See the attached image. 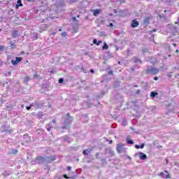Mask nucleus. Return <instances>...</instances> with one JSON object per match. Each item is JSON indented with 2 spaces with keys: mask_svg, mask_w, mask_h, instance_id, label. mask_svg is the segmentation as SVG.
Instances as JSON below:
<instances>
[{
  "mask_svg": "<svg viewBox=\"0 0 179 179\" xmlns=\"http://www.w3.org/2000/svg\"><path fill=\"white\" fill-rule=\"evenodd\" d=\"M161 177L163 178H170V175L167 171H164V172H162L160 173Z\"/></svg>",
  "mask_w": 179,
  "mask_h": 179,
  "instance_id": "nucleus-8",
  "label": "nucleus"
},
{
  "mask_svg": "<svg viewBox=\"0 0 179 179\" xmlns=\"http://www.w3.org/2000/svg\"><path fill=\"white\" fill-rule=\"evenodd\" d=\"M155 31H157V29H153L152 31H151V33H155Z\"/></svg>",
  "mask_w": 179,
  "mask_h": 179,
  "instance_id": "nucleus-37",
  "label": "nucleus"
},
{
  "mask_svg": "<svg viewBox=\"0 0 179 179\" xmlns=\"http://www.w3.org/2000/svg\"><path fill=\"white\" fill-rule=\"evenodd\" d=\"M157 94H159L157 92H151L150 96H151V97L155 99V97H156L157 96Z\"/></svg>",
  "mask_w": 179,
  "mask_h": 179,
  "instance_id": "nucleus-14",
  "label": "nucleus"
},
{
  "mask_svg": "<svg viewBox=\"0 0 179 179\" xmlns=\"http://www.w3.org/2000/svg\"><path fill=\"white\" fill-rule=\"evenodd\" d=\"M31 107H32L31 105H30V106H27L26 108H27V110H30V108H31Z\"/></svg>",
  "mask_w": 179,
  "mask_h": 179,
  "instance_id": "nucleus-31",
  "label": "nucleus"
},
{
  "mask_svg": "<svg viewBox=\"0 0 179 179\" xmlns=\"http://www.w3.org/2000/svg\"><path fill=\"white\" fill-rule=\"evenodd\" d=\"M59 31H62V29H59Z\"/></svg>",
  "mask_w": 179,
  "mask_h": 179,
  "instance_id": "nucleus-48",
  "label": "nucleus"
},
{
  "mask_svg": "<svg viewBox=\"0 0 179 179\" xmlns=\"http://www.w3.org/2000/svg\"><path fill=\"white\" fill-rule=\"evenodd\" d=\"M71 166H68L67 167V170L69 171L71 170Z\"/></svg>",
  "mask_w": 179,
  "mask_h": 179,
  "instance_id": "nucleus-39",
  "label": "nucleus"
},
{
  "mask_svg": "<svg viewBox=\"0 0 179 179\" xmlns=\"http://www.w3.org/2000/svg\"><path fill=\"white\" fill-rule=\"evenodd\" d=\"M159 69L151 68L147 69L146 72L147 73H150L151 75H157V73H159Z\"/></svg>",
  "mask_w": 179,
  "mask_h": 179,
  "instance_id": "nucleus-4",
  "label": "nucleus"
},
{
  "mask_svg": "<svg viewBox=\"0 0 179 179\" xmlns=\"http://www.w3.org/2000/svg\"><path fill=\"white\" fill-rule=\"evenodd\" d=\"M11 44V47H13V45H15V43H10Z\"/></svg>",
  "mask_w": 179,
  "mask_h": 179,
  "instance_id": "nucleus-42",
  "label": "nucleus"
},
{
  "mask_svg": "<svg viewBox=\"0 0 179 179\" xmlns=\"http://www.w3.org/2000/svg\"><path fill=\"white\" fill-rule=\"evenodd\" d=\"M101 43H103L102 41H99L98 42H96V45H100V44H101Z\"/></svg>",
  "mask_w": 179,
  "mask_h": 179,
  "instance_id": "nucleus-25",
  "label": "nucleus"
},
{
  "mask_svg": "<svg viewBox=\"0 0 179 179\" xmlns=\"http://www.w3.org/2000/svg\"><path fill=\"white\" fill-rule=\"evenodd\" d=\"M12 36L13 37V38H16V37H17V36H19V32L17 31H13L12 32Z\"/></svg>",
  "mask_w": 179,
  "mask_h": 179,
  "instance_id": "nucleus-10",
  "label": "nucleus"
},
{
  "mask_svg": "<svg viewBox=\"0 0 179 179\" xmlns=\"http://www.w3.org/2000/svg\"><path fill=\"white\" fill-rule=\"evenodd\" d=\"M113 26H114V24L113 23H110L108 25L109 27H113Z\"/></svg>",
  "mask_w": 179,
  "mask_h": 179,
  "instance_id": "nucleus-33",
  "label": "nucleus"
},
{
  "mask_svg": "<svg viewBox=\"0 0 179 179\" xmlns=\"http://www.w3.org/2000/svg\"><path fill=\"white\" fill-rule=\"evenodd\" d=\"M127 143L129 145H134V141L132 140H127Z\"/></svg>",
  "mask_w": 179,
  "mask_h": 179,
  "instance_id": "nucleus-22",
  "label": "nucleus"
},
{
  "mask_svg": "<svg viewBox=\"0 0 179 179\" xmlns=\"http://www.w3.org/2000/svg\"><path fill=\"white\" fill-rule=\"evenodd\" d=\"M78 17H79V15H78Z\"/></svg>",
  "mask_w": 179,
  "mask_h": 179,
  "instance_id": "nucleus-50",
  "label": "nucleus"
},
{
  "mask_svg": "<svg viewBox=\"0 0 179 179\" xmlns=\"http://www.w3.org/2000/svg\"><path fill=\"white\" fill-rule=\"evenodd\" d=\"M13 153H14V154H15V153H17V150L14 151Z\"/></svg>",
  "mask_w": 179,
  "mask_h": 179,
  "instance_id": "nucleus-43",
  "label": "nucleus"
},
{
  "mask_svg": "<svg viewBox=\"0 0 179 179\" xmlns=\"http://www.w3.org/2000/svg\"><path fill=\"white\" fill-rule=\"evenodd\" d=\"M19 6H23V4H22V0H17V1L16 8L19 9Z\"/></svg>",
  "mask_w": 179,
  "mask_h": 179,
  "instance_id": "nucleus-11",
  "label": "nucleus"
},
{
  "mask_svg": "<svg viewBox=\"0 0 179 179\" xmlns=\"http://www.w3.org/2000/svg\"><path fill=\"white\" fill-rule=\"evenodd\" d=\"M89 153H90V150H85L83 152V154L85 155H89Z\"/></svg>",
  "mask_w": 179,
  "mask_h": 179,
  "instance_id": "nucleus-17",
  "label": "nucleus"
},
{
  "mask_svg": "<svg viewBox=\"0 0 179 179\" xmlns=\"http://www.w3.org/2000/svg\"><path fill=\"white\" fill-rule=\"evenodd\" d=\"M64 5V1L62 0H59L57 1V6H62Z\"/></svg>",
  "mask_w": 179,
  "mask_h": 179,
  "instance_id": "nucleus-16",
  "label": "nucleus"
},
{
  "mask_svg": "<svg viewBox=\"0 0 179 179\" xmlns=\"http://www.w3.org/2000/svg\"><path fill=\"white\" fill-rule=\"evenodd\" d=\"M21 108H24V105L22 104L21 105Z\"/></svg>",
  "mask_w": 179,
  "mask_h": 179,
  "instance_id": "nucleus-41",
  "label": "nucleus"
},
{
  "mask_svg": "<svg viewBox=\"0 0 179 179\" xmlns=\"http://www.w3.org/2000/svg\"><path fill=\"white\" fill-rule=\"evenodd\" d=\"M102 50H108V45H107V43H103V46L102 47Z\"/></svg>",
  "mask_w": 179,
  "mask_h": 179,
  "instance_id": "nucleus-15",
  "label": "nucleus"
},
{
  "mask_svg": "<svg viewBox=\"0 0 179 179\" xmlns=\"http://www.w3.org/2000/svg\"><path fill=\"white\" fill-rule=\"evenodd\" d=\"M66 115H67V117H69V113H67Z\"/></svg>",
  "mask_w": 179,
  "mask_h": 179,
  "instance_id": "nucleus-45",
  "label": "nucleus"
},
{
  "mask_svg": "<svg viewBox=\"0 0 179 179\" xmlns=\"http://www.w3.org/2000/svg\"><path fill=\"white\" fill-rule=\"evenodd\" d=\"M22 57H16L15 60H12L11 64L12 65H17L22 61Z\"/></svg>",
  "mask_w": 179,
  "mask_h": 179,
  "instance_id": "nucleus-7",
  "label": "nucleus"
},
{
  "mask_svg": "<svg viewBox=\"0 0 179 179\" xmlns=\"http://www.w3.org/2000/svg\"><path fill=\"white\" fill-rule=\"evenodd\" d=\"M154 80H159V77H155Z\"/></svg>",
  "mask_w": 179,
  "mask_h": 179,
  "instance_id": "nucleus-35",
  "label": "nucleus"
},
{
  "mask_svg": "<svg viewBox=\"0 0 179 179\" xmlns=\"http://www.w3.org/2000/svg\"><path fill=\"white\" fill-rule=\"evenodd\" d=\"M176 52H178V50H176Z\"/></svg>",
  "mask_w": 179,
  "mask_h": 179,
  "instance_id": "nucleus-47",
  "label": "nucleus"
},
{
  "mask_svg": "<svg viewBox=\"0 0 179 179\" xmlns=\"http://www.w3.org/2000/svg\"><path fill=\"white\" fill-rule=\"evenodd\" d=\"M5 48V47L3 45H0V51H1V50H3Z\"/></svg>",
  "mask_w": 179,
  "mask_h": 179,
  "instance_id": "nucleus-28",
  "label": "nucleus"
},
{
  "mask_svg": "<svg viewBox=\"0 0 179 179\" xmlns=\"http://www.w3.org/2000/svg\"><path fill=\"white\" fill-rule=\"evenodd\" d=\"M174 47H176V44L173 43Z\"/></svg>",
  "mask_w": 179,
  "mask_h": 179,
  "instance_id": "nucleus-49",
  "label": "nucleus"
},
{
  "mask_svg": "<svg viewBox=\"0 0 179 179\" xmlns=\"http://www.w3.org/2000/svg\"><path fill=\"white\" fill-rule=\"evenodd\" d=\"M113 143V141H110V143Z\"/></svg>",
  "mask_w": 179,
  "mask_h": 179,
  "instance_id": "nucleus-46",
  "label": "nucleus"
},
{
  "mask_svg": "<svg viewBox=\"0 0 179 179\" xmlns=\"http://www.w3.org/2000/svg\"><path fill=\"white\" fill-rule=\"evenodd\" d=\"M31 107H35L36 108H41L43 107V103L39 102H34L31 104Z\"/></svg>",
  "mask_w": 179,
  "mask_h": 179,
  "instance_id": "nucleus-6",
  "label": "nucleus"
},
{
  "mask_svg": "<svg viewBox=\"0 0 179 179\" xmlns=\"http://www.w3.org/2000/svg\"><path fill=\"white\" fill-rule=\"evenodd\" d=\"M51 128H52V124L50 123L49 124L46 125V129L50 132L51 131Z\"/></svg>",
  "mask_w": 179,
  "mask_h": 179,
  "instance_id": "nucleus-12",
  "label": "nucleus"
},
{
  "mask_svg": "<svg viewBox=\"0 0 179 179\" xmlns=\"http://www.w3.org/2000/svg\"><path fill=\"white\" fill-rule=\"evenodd\" d=\"M55 122H56L55 120H52V122L55 123Z\"/></svg>",
  "mask_w": 179,
  "mask_h": 179,
  "instance_id": "nucleus-44",
  "label": "nucleus"
},
{
  "mask_svg": "<svg viewBox=\"0 0 179 179\" xmlns=\"http://www.w3.org/2000/svg\"><path fill=\"white\" fill-rule=\"evenodd\" d=\"M116 149L117 152L119 153H124V152H127V148L124 147V144H118Z\"/></svg>",
  "mask_w": 179,
  "mask_h": 179,
  "instance_id": "nucleus-3",
  "label": "nucleus"
},
{
  "mask_svg": "<svg viewBox=\"0 0 179 179\" xmlns=\"http://www.w3.org/2000/svg\"><path fill=\"white\" fill-rule=\"evenodd\" d=\"M90 72H91V73H94V70L91 69V70H90Z\"/></svg>",
  "mask_w": 179,
  "mask_h": 179,
  "instance_id": "nucleus-38",
  "label": "nucleus"
},
{
  "mask_svg": "<svg viewBox=\"0 0 179 179\" xmlns=\"http://www.w3.org/2000/svg\"><path fill=\"white\" fill-rule=\"evenodd\" d=\"M64 83V78H59V83Z\"/></svg>",
  "mask_w": 179,
  "mask_h": 179,
  "instance_id": "nucleus-24",
  "label": "nucleus"
},
{
  "mask_svg": "<svg viewBox=\"0 0 179 179\" xmlns=\"http://www.w3.org/2000/svg\"><path fill=\"white\" fill-rule=\"evenodd\" d=\"M134 62H139L140 64H142V60L137 58H134Z\"/></svg>",
  "mask_w": 179,
  "mask_h": 179,
  "instance_id": "nucleus-19",
  "label": "nucleus"
},
{
  "mask_svg": "<svg viewBox=\"0 0 179 179\" xmlns=\"http://www.w3.org/2000/svg\"><path fill=\"white\" fill-rule=\"evenodd\" d=\"M93 44L97 45V39H94L93 40Z\"/></svg>",
  "mask_w": 179,
  "mask_h": 179,
  "instance_id": "nucleus-27",
  "label": "nucleus"
},
{
  "mask_svg": "<svg viewBox=\"0 0 179 179\" xmlns=\"http://www.w3.org/2000/svg\"><path fill=\"white\" fill-rule=\"evenodd\" d=\"M127 121L124 120L122 122V125H127Z\"/></svg>",
  "mask_w": 179,
  "mask_h": 179,
  "instance_id": "nucleus-32",
  "label": "nucleus"
},
{
  "mask_svg": "<svg viewBox=\"0 0 179 179\" xmlns=\"http://www.w3.org/2000/svg\"><path fill=\"white\" fill-rule=\"evenodd\" d=\"M136 149H141V146L136 145H135Z\"/></svg>",
  "mask_w": 179,
  "mask_h": 179,
  "instance_id": "nucleus-30",
  "label": "nucleus"
},
{
  "mask_svg": "<svg viewBox=\"0 0 179 179\" xmlns=\"http://www.w3.org/2000/svg\"><path fill=\"white\" fill-rule=\"evenodd\" d=\"M136 156H138L139 159H141V160H146V159H148V156H146V154L143 153V152H137L136 154Z\"/></svg>",
  "mask_w": 179,
  "mask_h": 179,
  "instance_id": "nucleus-5",
  "label": "nucleus"
},
{
  "mask_svg": "<svg viewBox=\"0 0 179 179\" xmlns=\"http://www.w3.org/2000/svg\"><path fill=\"white\" fill-rule=\"evenodd\" d=\"M23 138H24V139H27V140H25L26 142H29V136L24 135Z\"/></svg>",
  "mask_w": 179,
  "mask_h": 179,
  "instance_id": "nucleus-20",
  "label": "nucleus"
},
{
  "mask_svg": "<svg viewBox=\"0 0 179 179\" xmlns=\"http://www.w3.org/2000/svg\"><path fill=\"white\" fill-rule=\"evenodd\" d=\"M73 22L76 21V17H73Z\"/></svg>",
  "mask_w": 179,
  "mask_h": 179,
  "instance_id": "nucleus-40",
  "label": "nucleus"
},
{
  "mask_svg": "<svg viewBox=\"0 0 179 179\" xmlns=\"http://www.w3.org/2000/svg\"><path fill=\"white\" fill-rule=\"evenodd\" d=\"M144 23H145V24H149V18H145V19L144 20Z\"/></svg>",
  "mask_w": 179,
  "mask_h": 179,
  "instance_id": "nucleus-21",
  "label": "nucleus"
},
{
  "mask_svg": "<svg viewBox=\"0 0 179 179\" xmlns=\"http://www.w3.org/2000/svg\"><path fill=\"white\" fill-rule=\"evenodd\" d=\"M100 13V10L96 9L93 10L94 16H97Z\"/></svg>",
  "mask_w": 179,
  "mask_h": 179,
  "instance_id": "nucleus-13",
  "label": "nucleus"
},
{
  "mask_svg": "<svg viewBox=\"0 0 179 179\" xmlns=\"http://www.w3.org/2000/svg\"><path fill=\"white\" fill-rule=\"evenodd\" d=\"M108 74H109V75H113V71H110L108 72Z\"/></svg>",
  "mask_w": 179,
  "mask_h": 179,
  "instance_id": "nucleus-36",
  "label": "nucleus"
},
{
  "mask_svg": "<svg viewBox=\"0 0 179 179\" xmlns=\"http://www.w3.org/2000/svg\"><path fill=\"white\" fill-rule=\"evenodd\" d=\"M139 26V22L136 20H134L131 22V27L135 28Z\"/></svg>",
  "mask_w": 179,
  "mask_h": 179,
  "instance_id": "nucleus-9",
  "label": "nucleus"
},
{
  "mask_svg": "<svg viewBox=\"0 0 179 179\" xmlns=\"http://www.w3.org/2000/svg\"><path fill=\"white\" fill-rule=\"evenodd\" d=\"M50 9H52L53 12H57V5L52 6Z\"/></svg>",
  "mask_w": 179,
  "mask_h": 179,
  "instance_id": "nucleus-18",
  "label": "nucleus"
},
{
  "mask_svg": "<svg viewBox=\"0 0 179 179\" xmlns=\"http://www.w3.org/2000/svg\"><path fill=\"white\" fill-rule=\"evenodd\" d=\"M0 131L1 133H4V134H8V135H10L12 134H13V129H10L9 127L5 125V124H2L0 127Z\"/></svg>",
  "mask_w": 179,
  "mask_h": 179,
  "instance_id": "nucleus-2",
  "label": "nucleus"
},
{
  "mask_svg": "<svg viewBox=\"0 0 179 179\" xmlns=\"http://www.w3.org/2000/svg\"><path fill=\"white\" fill-rule=\"evenodd\" d=\"M29 80H30V78L29 77H25L24 78V82H29Z\"/></svg>",
  "mask_w": 179,
  "mask_h": 179,
  "instance_id": "nucleus-23",
  "label": "nucleus"
},
{
  "mask_svg": "<svg viewBox=\"0 0 179 179\" xmlns=\"http://www.w3.org/2000/svg\"><path fill=\"white\" fill-rule=\"evenodd\" d=\"M64 178L69 179V177H68V176H66V175H64Z\"/></svg>",
  "mask_w": 179,
  "mask_h": 179,
  "instance_id": "nucleus-34",
  "label": "nucleus"
},
{
  "mask_svg": "<svg viewBox=\"0 0 179 179\" xmlns=\"http://www.w3.org/2000/svg\"><path fill=\"white\" fill-rule=\"evenodd\" d=\"M62 36L63 37H66V32H63V33H62Z\"/></svg>",
  "mask_w": 179,
  "mask_h": 179,
  "instance_id": "nucleus-26",
  "label": "nucleus"
},
{
  "mask_svg": "<svg viewBox=\"0 0 179 179\" xmlns=\"http://www.w3.org/2000/svg\"><path fill=\"white\" fill-rule=\"evenodd\" d=\"M178 22H179V18H178Z\"/></svg>",
  "mask_w": 179,
  "mask_h": 179,
  "instance_id": "nucleus-51",
  "label": "nucleus"
},
{
  "mask_svg": "<svg viewBox=\"0 0 179 179\" xmlns=\"http://www.w3.org/2000/svg\"><path fill=\"white\" fill-rule=\"evenodd\" d=\"M140 148L143 149V148H145V143H142Z\"/></svg>",
  "mask_w": 179,
  "mask_h": 179,
  "instance_id": "nucleus-29",
  "label": "nucleus"
},
{
  "mask_svg": "<svg viewBox=\"0 0 179 179\" xmlns=\"http://www.w3.org/2000/svg\"><path fill=\"white\" fill-rule=\"evenodd\" d=\"M55 160V157H41L39 156L36 158V162L37 163H44V162H54Z\"/></svg>",
  "mask_w": 179,
  "mask_h": 179,
  "instance_id": "nucleus-1",
  "label": "nucleus"
}]
</instances>
